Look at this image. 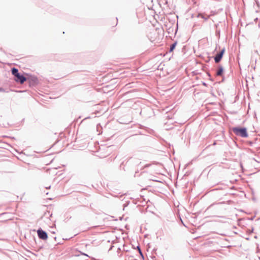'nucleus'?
Segmentation results:
<instances>
[{
  "mask_svg": "<svg viewBox=\"0 0 260 260\" xmlns=\"http://www.w3.org/2000/svg\"><path fill=\"white\" fill-rule=\"evenodd\" d=\"M225 49L223 48L221 50V51L218 53L214 57V60L215 62L218 63L219 62L220 60L221 59L222 56L224 53Z\"/></svg>",
  "mask_w": 260,
  "mask_h": 260,
  "instance_id": "f03ea898",
  "label": "nucleus"
},
{
  "mask_svg": "<svg viewBox=\"0 0 260 260\" xmlns=\"http://www.w3.org/2000/svg\"><path fill=\"white\" fill-rule=\"evenodd\" d=\"M38 235L40 239H42L43 240H46L48 238L47 233L42 230H38Z\"/></svg>",
  "mask_w": 260,
  "mask_h": 260,
  "instance_id": "7ed1b4c3",
  "label": "nucleus"
},
{
  "mask_svg": "<svg viewBox=\"0 0 260 260\" xmlns=\"http://www.w3.org/2000/svg\"><path fill=\"white\" fill-rule=\"evenodd\" d=\"M177 43L175 42L174 44H173L170 47V51L172 52L174 49H175Z\"/></svg>",
  "mask_w": 260,
  "mask_h": 260,
  "instance_id": "6e6552de",
  "label": "nucleus"
},
{
  "mask_svg": "<svg viewBox=\"0 0 260 260\" xmlns=\"http://www.w3.org/2000/svg\"><path fill=\"white\" fill-rule=\"evenodd\" d=\"M26 80V78L25 77H24L22 75H20L17 73V82L19 81L21 84H23L24 83V82Z\"/></svg>",
  "mask_w": 260,
  "mask_h": 260,
  "instance_id": "20e7f679",
  "label": "nucleus"
},
{
  "mask_svg": "<svg viewBox=\"0 0 260 260\" xmlns=\"http://www.w3.org/2000/svg\"><path fill=\"white\" fill-rule=\"evenodd\" d=\"M11 71L12 75L14 76V80L16 81V68H12Z\"/></svg>",
  "mask_w": 260,
  "mask_h": 260,
  "instance_id": "0eeeda50",
  "label": "nucleus"
},
{
  "mask_svg": "<svg viewBox=\"0 0 260 260\" xmlns=\"http://www.w3.org/2000/svg\"><path fill=\"white\" fill-rule=\"evenodd\" d=\"M223 72V69L222 67H219L216 72L217 76H222Z\"/></svg>",
  "mask_w": 260,
  "mask_h": 260,
  "instance_id": "423d86ee",
  "label": "nucleus"
},
{
  "mask_svg": "<svg viewBox=\"0 0 260 260\" xmlns=\"http://www.w3.org/2000/svg\"><path fill=\"white\" fill-rule=\"evenodd\" d=\"M5 90L4 88L0 87V92H5Z\"/></svg>",
  "mask_w": 260,
  "mask_h": 260,
  "instance_id": "1a4fd4ad",
  "label": "nucleus"
},
{
  "mask_svg": "<svg viewBox=\"0 0 260 260\" xmlns=\"http://www.w3.org/2000/svg\"><path fill=\"white\" fill-rule=\"evenodd\" d=\"M198 17H201L204 19V20H207L210 18V15H208L205 13H201L198 14Z\"/></svg>",
  "mask_w": 260,
  "mask_h": 260,
  "instance_id": "39448f33",
  "label": "nucleus"
},
{
  "mask_svg": "<svg viewBox=\"0 0 260 260\" xmlns=\"http://www.w3.org/2000/svg\"><path fill=\"white\" fill-rule=\"evenodd\" d=\"M233 131L234 133L237 136H239L244 138L248 137V134L246 128L235 127L233 128Z\"/></svg>",
  "mask_w": 260,
  "mask_h": 260,
  "instance_id": "f257e3e1",
  "label": "nucleus"
}]
</instances>
